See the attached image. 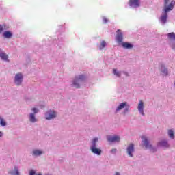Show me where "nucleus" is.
Listing matches in <instances>:
<instances>
[{
    "instance_id": "nucleus-1",
    "label": "nucleus",
    "mask_w": 175,
    "mask_h": 175,
    "mask_svg": "<svg viewBox=\"0 0 175 175\" xmlns=\"http://www.w3.org/2000/svg\"><path fill=\"white\" fill-rule=\"evenodd\" d=\"M169 3V0H164V15L161 16L160 18V21L162 24H166V21L167 20V12H170V10H173V8H174L175 2L174 1H172L170 3Z\"/></svg>"
},
{
    "instance_id": "nucleus-2",
    "label": "nucleus",
    "mask_w": 175,
    "mask_h": 175,
    "mask_svg": "<svg viewBox=\"0 0 175 175\" xmlns=\"http://www.w3.org/2000/svg\"><path fill=\"white\" fill-rule=\"evenodd\" d=\"M98 142V138H94L92 142V146L90 150L93 154L96 155H101L102 150L96 148V142Z\"/></svg>"
},
{
    "instance_id": "nucleus-3",
    "label": "nucleus",
    "mask_w": 175,
    "mask_h": 175,
    "mask_svg": "<svg viewBox=\"0 0 175 175\" xmlns=\"http://www.w3.org/2000/svg\"><path fill=\"white\" fill-rule=\"evenodd\" d=\"M85 80V77L81 75L78 77H75L74 81H72V85L75 88H80V83Z\"/></svg>"
},
{
    "instance_id": "nucleus-4",
    "label": "nucleus",
    "mask_w": 175,
    "mask_h": 175,
    "mask_svg": "<svg viewBox=\"0 0 175 175\" xmlns=\"http://www.w3.org/2000/svg\"><path fill=\"white\" fill-rule=\"evenodd\" d=\"M168 39L170 40V44L173 50H175V33H170L167 34Z\"/></svg>"
},
{
    "instance_id": "nucleus-5",
    "label": "nucleus",
    "mask_w": 175,
    "mask_h": 175,
    "mask_svg": "<svg viewBox=\"0 0 175 175\" xmlns=\"http://www.w3.org/2000/svg\"><path fill=\"white\" fill-rule=\"evenodd\" d=\"M14 83L16 85H20L23 83V74L18 73L15 75Z\"/></svg>"
},
{
    "instance_id": "nucleus-6",
    "label": "nucleus",
    "mask_w": 175,
    "mask_h": 175,
    "mask_svg": "<svg viewBox=\"0 0 175 175\" xmlns=\"http://www.w3.org/2000/svg\"><path fill=\"white\" fill-rule=\"evenodd\" d=\"M55 117H57V114L54 111H49L45 115L46 120H51L53 118H55Z\"/></svg>"
},
{
    "instance_id": "nucleus-7",
    "label": "nucleus",
    "mask_w": 175,
    "mask_h": 175,
    "mask_svg": "<svg viewBox=\"0 0 175 175\" xmlns=\"http://www.w3.org/2000/svg\"><path fill=\"white\" fill-rule=\"evenodd\" d=\"M107 141L109 142V143H114V142H120V137L115 135H108L107 136Z\"/></svg>"
},
{
    "instance_id": "nucleus-8",
    "label": "nucleus",
    "mask_w": 175,
    "mask_h": 175,
    "mask_svg": "<svg viewBox=\"0 0 175 175\" xmlns=\"http://www.w3.org/2000/svg\"><path fill=\"white\" fill-rule=\"evenodd\" d=\"M129 6H134V8H139L140 6V0H129Z\"/></svg>"
},
{
    "instance_id": "nucleus-9",
    "label": "nucleus",
    "mask_w": 175,
    "mask_h": 175,
    "mask_svg": "<svg viewBox=\"0 0 175 175\" xmlns=\"http://www.w3.org/2000/svg\"><path fill=\"white\" fill-rule=\"evenodd\" d=\"M137 109L140 114H142V116H144V103L142 100L139 101Z\"/></svg>"
},
{
    "instance_id": "nucleus-10",
    "label": "nucleus",
    "mask_w": 175,
    "mask_h": 175,
    "mask_svg": "<svg viewBox=\"0 0 175 175\" xmlns=\"http://www.w3.org/2000/svg\"><path fill=\"white\" fill-rule=\"evenodd\" d=\"M142 143L144 146L146 147V148H151V144H150V142H148V139L147 137L142 136Z\"/></svg>"
},
{
    "instance_id": "nucleus-11",
    "label": "nucleus",
    "mask_w": 175,
    "mask_h": 175,
    "mask_svg": "<svg viewBox=\"0 0 175 175\" xmlns=\"http://www.w3.org/2000/svg\"><path fill=\"white\" fill-rule=\"evenodd\" d=\"M135 151V146L133 144H130V145L127 148V152L129 157H133V154H132V152Z\"/></svg>"
},
{
    "instance_id": "nucleus-12",
    "label": "nucleus",
    "mask_w": 175,
    "mask_h": 175,
    "mask_svg": "<svg viewBox=\"0 0 175 175\" xmlns=\"http://www.w3.org/2000/svg\"><path fill=\"white\" fill-rule=\"evenodd\" d=\"M117 36H116V40L118 43H122V40H123V36L122 33L121 32L120 29H118L117 31Z\"/></svg>"
},
{
    "instance_id": "nucleus-13",
    "label": "nucleus",
    "mask_w": 175,
    "mask_h": 175,
    "mask_svg": "<svg viewBox=\"0 0 175 175\" xmlns=\"http://www.w3.org/2000/svg\"><path fill=\"white\" fill-rule=\"evenodd\" d=\"M122 46L124 49H133V45L129 42H122Z\"/></svg>"
},
{
    "instance_id": "nucleus-14",
    "label": "nucleus",
    "mask_w": 175,
    "mask_h": 175,
    "mask_svg": "<svg viewBox=\"0 0 175 175\" xmlns=\"http://www.w3.org/2000/svg\"><path fill=\"white\" fill-rule=\"evenodd\" d=\"M128 103H126V102L124 103H122L119 105V106H118L117 109H116V111H120V110H122V109H124L126 105Z\"/></svg>"
},
{
    "instance_id": "nucleus-15",
    "label": "nucleus",
    "mask_w": 175,
    "mask_h": 175,
    "mask_svg": "<svg viewBox=\"0 0 175 175\" xmlns=\"http://www.w3.org/2000/svg\"><path fill=\"white\" fill-rule=\"evenodd\" d=\"M10 173L13 175H20V172L18 171V167L17 166H14L13 172H10Z\"/></svg>"
},
{
    "instance_id": "nucleus-16",
    "label": "nucleus",
    "mask_w": 175,
    "mask_h": 175,
    "mask_svg": "<svg viewBox=\"0 0 175 175\" xmlns=\"http://www.w3.org/2000/svg\"><path fill=\"white\" fill-rule=\"evenodd\" d=\"M0 57L1 59H3L4 61H9L8 58H9V56L6 55L5 53H0Z\"/></svg>"
},
{
    "instance_id": "nucleus-17",
    "label": "nucleus",
    "mask_w": 175,
    "mask_h": 175,
    "mask_svg": "<svg viewBox=\"0 0 175 175\" xmlns=\"http://www.w3.org/2000/svg\"><path fill=\"white\" fill-rule=\"evenodd\" d=\"M3 36L4 38H7V39H10V38H12V33L10 31H5Z\"/></svg>"
},
{
    "instance_id": "nucleus-18",
    "label": "nucleus",
    "mask_w": 175,
    "mask_h": 175,
    "mask_svg": "<svg viewBox=\"0 0 175 175\" xmlns=\"http://www.w3.org/2000/svg\"><path fill=\"white\" fill-rule=\"evenodd\" d=\"M31 122H36V118H35V113H31L29 116Z\"/></svg>"
},
{
    "instance_id": "nucleus-19",
    "label": "nucleus",
    "mask_w": 175,
    "mask_h": 175,
    "mask_svg": "<svg viewBox=\"0 0 175 175\" xmlns=\"http://www.w3.org/2000/svg\"><path fill=\"white\" fill-rule=\"evenodd\" d=\"M168 136L170 139H174V132L173 130L168 131Z\"/></svg>"
},
{
    "instance_id": "nucleus-20",
    "label": "nucleus",
    "mask_w": 175,
    "mask_h": 175,
    "mask_svg": "<svg viewBox=\"0 0 175 175\" xmlns=\"http://www.w3.org/2000/svg\"><path fill=\"white\" fill-rule=\"evenodd\" d=\"M161 71L164 73L165 76H167V69L165 68V66H161Z\"/></svg>"
},
{
    "instance_id": "nucleus-21",
    "label": "nucleus",
    "mask_w": 175,
    "mask_h": 175,
    "mask_svg": "<svg viewBox=\"0 0 175 175\" xmlns=\"http://www.w3.org/2000/svg\"><path fill=\"white\" fill-rule=\"evenodd\" d=\"M113 75H115L118 77H121V72L117 71V69L114 68L113 69Z\"/></svg>"
},
{
    "instance_id": "nucleus-22",
    "label": "nucleus",
    "mask_w": 175,
    "mask_h": 175,
    "mask_svg": "<svg viewBox=\"0 0 175 175\" xmlns=\"http://www.w3.org/2000/svg\"><path fill=\"white\" fill-rule=\"evenodd\" d=\"M106 47V41H102L100 45V50H103Z\"/></svg>"
},
{
    "instance_id": "nucleus-23",
    "label": "nucleus",
    "mask_w": 175,
    "mask_h": 175,
    "mask_svg": "<svg viewBox=\"0 0 175 175\" xmlns=\"http://www.w3.org/2000/svg\"><path fill=\"white\" fill-rule=\"evenodd\" d=\"M160 146H163V147H169V144H167V142L163 141L160 142Z\"/></svg>"
},
{
    "instance_id": "nucleus-24",
    "label": "nucleus",
    "mask_w": 175,
    "mask_h": 175,
    "mask_svg": "<svg viewBox=\"0 0 175 175\" xmlns=\"http://www.w3.org/2000/svg\"><path fill=\"white\" fill-rule=\"evenodd\" d=\"M33 155H36V156L42 155V152L40 150H36L33 151Z\"/></svg>"
},
{
    "instance_id": "nucleus-25",
    "label": "nucleus",
    "mask_w": 175,
    "mask_h": 175,
    "mask_svg": "<svg viewBox=\"0 0 175 175\" xmlns=\"http://www.w3.org/2000/svg\"><path fill=\"white\" fill-rule=\"evenodd\" d=\"M0 125H1V126H6V122L2 118H0Z\"/></svg>"
},
{
    "instance_id": "nucleus-26",
    "label": "nucleus",
    "mask_w": 175,
    "mask_h": 175,
    "mask_svg": "<svg viewBox=\"0 0 175 175\" xmlns=\"http://www.w3.org/2000/svg\"><path fill=\"white\" fill-rule=\"evenodd\" d=\"M3 31H5V26L0 25V33H2Z\"/></svg>"
},
{
    "instance_id": "nucleus-27",
    "label": "nucleus",
    "mask_w": 175,
    "mask_h": 175,
    "mask_svg": "<svg viewBox=\"0 0 175 175\" xmlns=\"http://www.w3.org/2000/svg\"><path fill=\"white\" fill-rule=\"evenodd\" d=\"M35 174H36V172H35V170H31L29 171V175H35Z\"/></svg>"
},
{
    "instance_id": "nucleus-28",
    "label": "nucleus",
    "mask_w": 175,
    "mask_h": 175,
    "mask_svg": "<svg viewBox=\"0 0 175 175\" xmlns=\"http://www.w3.org/2000/svg\"><path fill=\"white\" fill-rule=\"evenodd\" d=\"M124 107H125L126 112L129 111V105L128 104H126Z\"/></svg>"
},
{
    "instance_id": "nucleus-29",
    "label": "nucleus",
    "mask_w": 175,
    "mask_h": 175,
    "mask_svg": "<svg viewBox=\"0 0 175 175\" xmlns=\"http://www.w3.org/2000/svg\"><path fill=\"white\" fill-rule=\"evenodd\" d=\"M32 111H33V112H34V114H36V113H38V111H38V109H36V108H33V109H32Z\"/></svg>"
},
{
    "instance_id": "nucleus-30",
    "label": "nucleus",
    "mask_w": 175,
    "mask_h": 175,
    "mask_svg": "<svg viewBox=\"0 0 175 175\" xmlns=\"http://www.w3.org/2000/svg\"><path fill=\"white\" fill-rule=\"evenodd\" d=\"M111 154H116L117 152V149L114 148L111 150Z\"/></svg>"
},
{
    "instance_id": "nucleus-31",
    "label": "nucleus",
    "mask_w": 175,
    "mask_h": 175,
    "mask_svg": "<svg viewBox=\"0 0 175 175\" xmlns=\"http://www.w3.org/2000/svg\"><path fill=\"white\" fill-rule=\"evenodd\" d=\"M108 21H109V20H107V18H103V22L105 24H106Z\"/></svg>"
},
{
    "instance_id": "nucleus-32",
    "label": "nucleus",
    "mask_w": 175,
    "mask_h": 175,
    "mask_svg": "<svg viewBox=\"0 0 175 175\" xmlns=\"http://www.w3.org/2000/svg\"><path fill=\"white\" fill-rule=\"evenodd\" d=\"M2 135H3L2 132L0 131V137H2Z\"/></svg>"
}]
</instances>
